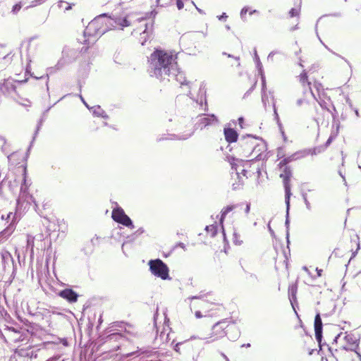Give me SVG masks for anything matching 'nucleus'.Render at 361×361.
Listing matches in <instances>:
<instances>
[{
  "label": "nucleus",
  "mask_w": 361,
  "mask_h": 361,
  "mask_svg": "<svg viewBox=\"0 0 361 361\" xmlns=\"http://www.w3.org/2000/svg\"><path fill=\"white\" fill-rule=\"evenodd\" d=\"M233 243L237 245H240L243 243L240 235L235 231L233 233Z\"/></svg>",
  "instance_id": "obj_23"
},
{
  "label": "nucleus",
  "mask_w": 361,
  "mask_h": 361,
  "mask_svg": "<svg viewBox=\"0 0 361 361\" xmlns=\"http://www.w3.org/2000/svg\"><path fill=\"white\" fill-rule=\"evenodd\" d=\"M233 58L235 59L236 65L239 66L240 65L239 58L238 57H233Z\"/></svg>",
  "instance_id": "obj_32"
},
{
  "label": "nucleus",
  "mask_w": 361,
  "mask_h": 361,
  "mask_svg": "<svg viewBox=\"0 0 361 361\" xmlns=\"http://www.w3.org/2000/svg\"><path fill=\"white\" fill-rule=\"evenodd\" d=\"M111 217L113 220L125 226L133 228V222L121 207H116L113 209Z\"/></svg>",
  "instance_id": "obj_10"
},
{
  "label": "nucleus",
  "mask_w": 361,
  "mask_h": 361,
  "mask_svg": "<svg viewBox=\"0 0 361 361\" xmlns=\"http://www.w3.org/2000/svg\"><path fill=\"white\" fill-rule=\"evenodd\" d=\"M193 308L200 307L201 310H196L195 312V317L197 318H201L202 317H217L219 316L218 312L220 311V305L209 302V301L204 299H198L192 303Z\"/></svg>",
  "instance_id": "obj_8"
},
{
  "label": "nucleus",
  "mask_w": 361,
  "mask_h": 361,
  "mask_svg": "<svg viewBox=\"0 0 361 361\" xmlns=\"http://www.w3.org/2000/svg\"><path fill=\"white\" fill-rule=\"evenodd\" d=\"M282 259H283V266L287 269L288 268V262H287V259L285 257V256H282Z\"/></svg>",
  "instance_id": "obj_29"
},
{
  "label": "nucleus",
  "mask_w": 361,
  "mask_h": 361,
  "mask_svg": "<svg viewBox=\"0 0 361 361\" xmlns=\"http://www.w3.org/2000/svg\"><path fill=\"white\" fill-rule=\"evenodd\" d=\"M293 160H295V156L291 155L281 159L278 164L281 171L280 178L283 180V183L286 192V200L288 204H289V199L291 195L290 181L292 176V171L290 167L288 166V164Z\"/></svg>",
  "instance_id": "obj_7"
},
{
  "label": "nucleus",
  "mask_w": 361,
  "mask_h": 361,
  "mask_svg": "<svg viewBox=\"0 0 361 361\" xmlns=\"http://www.w3.org/2000/svg\"><path fill=\"white\" fill-rule=\"evenodd\" d=\"M16 87L14 85V84L13 83V82L10 81L8 80H5L1 86V90L4 93L9 94L12 92H16Z\"/></svg>",
  "instance_id": "obj_17"
},
{
  "label": "nucleus",
  "mask_w": 361,
  "mask_h": 361,
  "mask_svg": "<svg viewBox=\"0 0 361 361\" xmlns=\"http://www.w3.org/2000/svg\"><path fill=\"white\" fill-rule=\"evenodd\" d=\"M216 121V118L214 115L204 116L203 117H201L199 120L200 124L204 127H206V126L212 124V123H214Z\"/></svg>",
  "instance_id": "obj_18"
},
{
  "label": "nucleus",
  "mask_w": 361,
  "mask_h": 361,
  "mask_svg": "<svg viewBox=\"0 0 361 361\" xmlns=\"http://www.w3.org/2000/svg\"><path fill=\"white\" fill-rule=\"evenodd\" d=\"M238 121H239V124L241 128H243V118H238Z\"/></svg>",
  "instance_id": "obj_31"
},
{
  "label": "nucleus",
  "mask_w": 361,
  "mask_h": 361,
  "mask_svg": "<svg viewBox=\"0 0 361 361\" xmlns=\"http://www.w3.org/2000/svg\"><path fill=\"white\" fill-rule=\"evenodd\" d=\"M176 6H177V8L179 10H180V9L183 8L184 4L182 0H176Z\"/></svg>",
  "instance_id": "obj_27"
},
{
  "label": "nucleus",
  "mask_w": 361,
  "mask_h": 361,
  "mask_svg": "<svg viewBox=\"0 0 361 361\" xmlns=\"http://www.w3.org/2000/svg\"><path fill=\"white\" fill-rule=\"evenodd\" d=\"M300 14V5H298L294 8H292L289 12L288 15L290 18H299Z\"/></svg>",
  "instance_id": "obj_22"
},
{
  "label": "nucleus",
  "mask_w": 361,
  "mask_h": 361,
  "mask_svg": "<svg viewBox=\"0 0 361 361\" xmlns=\"http://www.w3.org/2000/svg\"><path fill=\"white\" fill-rule=\"evenodd\" d=\"M235 176L239 178V181L238 183H233L232 184L233 190L240 188L244 183L240 175H242L245 178H248L259 173L260 169L258 165L253 162V160H240L238 164H235Z\"/></svg>",
  "instance_id": "obj_5"
},
{
  "label": "nucleus",
  "mask_w": 361,
  "mask_h": 361,
  "mask_svg": "<svg viewBox=\"0 0 361 361\" xmlns=\"http://www.w3.org/2000/svg\"><path fill=\"white\" fill-rule=\"evenodd\" d=\"M353 355L354 353L346 349H343L341 352L338 353V357H336V360L338 361H353Z\"/></svg>",
  "instance_id": "obj_16"
},
{
  "label": "nucleus",
  "mask_w": 361,
  "mask_h": 361,
  "mask_svg": "<svg viewBox=\"0 0 361 361\" xmlns=\"http://www.w3.org/2000/svg\"><path fill=\"white\" fill-rule=\"evenodd\" d=\"M11 216H13L12 212H10V213H8V214H7V218H6V219H10Z\"/></svg>",
  "instance_id": "obj_33"
},
{
  "label": "nucleus",
  "mask_w": 361,
  "mask_h": 361,
  "mask_svg": "<svg viewBox=\"0 0 361 361\" xmlns=\"http://www.w3.org/2000/svg\"><path fill=\"white\" fill-rule=\"evenodd\" d=\"M206 231L210 232L212 235H215L217 232V228L214 225H210L206 227Z\"/></svg>",
  "instance_id": "obj_25"
},
{
  "label": "nucleus",
  "mask_w": 361,
  "mask_h": 361,
  "mask_svg": "<svg viewBox=\"0 0 361 361\" xmlns=\"http://www.w3.org/2000/svg\"><path fill=\"white\" fill-rule=\"evenodd\" d=\"M331 142V137H329L326 142V144H329Z\"/></svg>",
  "instance_id": "obj_34"
},
{
  "label": "nucleus",
  "mask_w": 361,
  "mask_h": 361,
  "mask_svg": "<svg viewBox=\"0 0 361 361\" xmlns=\"http://www.w3.org/2000/svg\"><path fill=\"white\" fill-rule=\"evenodd\" d=\"M111 19H105L102 17H98L91 20L83 32V44L86 46L81 48L80 51L85 52L90 44L95 42L96 39L109 30V25L111 24Z\"/></svg>",
  "instance_id": "obj_2"
},
{
  "label": "nucleus",
  "mask_w": 361,
  "mask_h": 361,
  "mask_svg": "<svg viewBox=\"0 0 361 361\" xmlns=\"http://www.w3.org/2000/svg\"><path fill=\"white\" fill-rule=\"evenodd\" d=\"M149 269L156 276L165 280L169 278V268L162 260L159 259H152L149 262Z\"/></svg>",
  "instance_id": "obj_9"
},
{
  "label": "nucleus",
  "mask_w": 361,
  "mask_h": 361,
  "mask_svg": "<svg viewBox=\"0 0 361 361\" xmlns=\"http://www.w3.org/2000/svg\"><path fill=\"white\" fill-rule=\"evenodd\" d=\"M123 337V336L121 334L116 333L109 335L106 338L108 341H116Z\"/></svg>",
  "instance_id": "obj_24"
},
{
  "label": "nucleus",
  "mask_w": 361,
  "mask_h": 361,
  "mask_svg": "<svg viewBox=\"0 0 361 361\" xmlns=\"http://www.w3.org/2000/svg\"><path fill=\"white\" fill-rule=\"evenodd\" d=\"M171 75L175 77V80L179 82L180 86L186 85L189 86L190 82L187 80L185 74L183 71L180 70L178 68V65H177V71L172 73Z\"/></svg>",
  "instance_id": "obj_15"
},
{
  "label": "nucleus",
  "mask_w": 361,
  "mask_h": 361,
  "mask_svg": "<svg viewBox=\"0 0 361 361\" xmlns=\"http://www.w3.org/2000/svg\"><path fill=\"white\" fill-rule=\"evenodd\" d=\"M8 161L11 166L22 168L23 175V183L20 187V199L26 201L28 204H35L37 206L35 198L30 195L28 192V185L27 184V160L23 153L13 152L8 157Z\"/></svg>",
  "instance_id": "obj_3"
},
{
  "label": "nucleus",
  "mask_w": 361,
  "mask_h": 361,
  "mask_svg": "<svg viewBox=\"0 0 361 361\" xmlns=\"http://www.w3.org/2000/svg\"><path fill=\"white\" fill-rule=\"evenodd\" d=\"M316 271H317V276H322V272H323V270L322 269H319L318 268L316 269Z\"/></svg>",
  "instance_id": "obj_30"
},
{
  "label": "nucleus",
  "mask_w": 361,
  "mask_h": 361,
  "mask_svg": "<svg viewBox=\"0 0 361 361\" xmlns=\"http://www.w3.org/2000/svg\"><path fill=\"white\" fill-rule=\"evenodd\" d=\"M115 23L116 26L121 27V29H123L126 27H128L130 25V22L128 20L127 17L124 18H118L115 20Z\"/></svg>",
  "instance_id": "obj_19"
},
{
  "label": "nucleus",
  "mask_w": 361,
  "mask_h": 361,
  "mask_svg": "<svg viewBox=\"0 0 361 361\" xmlns=\"http://www.w3.org/2000/svg\"><path fill=\"white\" fill-rule=\"evenodd\" d=\"M316 72L313 71L310 73L308 75L307 73L305 71H303L298 76V79L299 81V83L300 85V87L302 88V97L299 98L297 101V104L299 106L302 105L303 104L307 103L310 98H314V99L317 100L315 97L314 93L312 92L311 85H312V80L310 79V77H313L314 74H315Z\"/></svg>",
  "instance_id": "obj_6"
},
{
  "label": "nucleus",
  "mask_w": 361,
  "mask_h": 361,
  "mask_svg": "<svg viewBox=\"0 0 361 361\" xmlns=\"http://www.w3.org/2000/svg\"><path fill=\"white\" fill-rule=\"evenodd\" d=\"M221 324V322H216V324L214 325V327H215V326H218L219 324Z\"/></svg>",
  "instance_id": "obj_35"
},
{
  "label": "nucleus",
  "mask_w": 361,
  "mask_h": 361,
  "mask_svg": "<svg viewBox=\"0 0 361 361\" xmlns=\"http://www.w3.org/2000/svg\"><path fill=\"white\" fill-rule=\"evenodd\" d=\"M58 295L69 303L76 302L79 297L78 294L71 288H65L61 290Z\"/></svg>",
  "instance_id": "obj_11"
},
{
  "label": "nucleus",
  "mask_w": 361,
  "mask_h": 361,
  "mask_svg": "<svg viewBox=\"0 0 361 361\" xmlns=\"http://www.w3.org/2000/svg\"><path fill=\"white\" fill-rule=\"evenodd\" d=\"M224 134L226 142L228 143L235 142L238 140V134L236 130L233 128H225Z\"/></svg>",
  "instance_id": "obj_13"
},
{
  "label": "nucleus",
  "mask_w": 361,
  "mask_h": 361,
  "mask_svg": "<svg viewBox=\"0 0 361 361\" xmlns=\"http://www.w3.org/2000/svg\"><path fill=\"white\" fill-rule=\"evenodd\" d=\"M248 12H249V13H250V14H251V13H252V12H251V11H248V8H243L242 9V11H241L240 14H241V16H245V15L247 13H248Z\"/></svg>",
  "instance_id": "obj_28"
},
{
  "label": "nucleus",
  "mask_w": 361,
  "mask_h": 361,
  "mask_svg": "<svg viewBox=\"0 0 361 361\" xmlns=\"http://www.w3.org/2000/svg\"><path fill=\"white\" fill-rule=\"evenodd\" d=\"M177 54L164 49H155L149 56V66L151 73L158 79L164 76H171L172 73L177 71Z\"/></svg>",
  "instance_id": "obj_1"
},
{
  "label": "nucleus",
  "mask_w": 361,
  "mask_h": 361,
  "mask_svg": "<svg viewBox=\"0 0 361 361\" xmlns=\"http://www.w3.org/2000/svg\"><path fill=\"white\" fill-rule=\"evenodd\" d=\"M21 8H22L21 3H18L13 6L12 11L13 13H17L21 9Z\"/></svg>",
  "instance_id": "obj_26"
},
{
  "label": "nucleus",
  "mask_w": 361,
  "mask_h": 361,
  "mask_svg": "<svg viewBox=\"0 0 361 361\" xmlns=\"http://www.w3.org/2000/svg\"><path fill=\"white\" fill-rule=\"evenodd\" d=\"M264 150V146L261 140L252 136L244 138L240 144V155L248 160L257 159Z\"/></svg>",
  "instance_id": "obj_4"
},
{
  "label": "nucleus",
  "mask_w": 361,
  "mask_h": 361,
  "mask_svg": "<svg viewBox=\"0 0 361 361\" xmlns=\"http://www.w3.org/2000/svg\"><path fill=\"white\" fill-rule=\"evenodd\" d=\"M318 73H316L314 74L313 77H310V79L312 80V82H313V85L314 88L317 90L318 92H319L321 90H323V85L317 79L316 74Z\"/></svg>",
  "instance_id": "obj_21"
},
{
  "label": "nucleus",
  "mask_w": 361,
  "mask_h": 361,
  "mask_svg": "<svg viewBox=\"0 0 361 361\" xmlns=\"http://www.w3.org/2000/svg\"><path fill=\"white\" fill-rule=\"evenodd\" d=\"M346 249L352 252V255L355 256L360 249V238L356 234L350 236L349 243L345 245Z\"/></svg>",
  "instance_id": "obj_12"
},
{
  "label": "nucleus",
  "mask_w": 361,
  "mask_h": 361,
  "mask_svg": "<svg viewBox=\"0 0 361 361\" xmlns=\"http://www.w3.org/2000/svg\"><path fill=\"white\" fill-rule=\"evenodd\" d=\"M314 326L315 337L318 341H320L322 337V322L319 314L315 316Z\"/></svg>",
  "instance_id": "obj_14"
},
{
  "label": "nucleus",
  "mask_w": 361,
  "mask_h": 361,
  "mask_svg": "<svg viewBox=\"0 0 361 361\" xmlns=\"http://www.w3.org/2000/svg\"><path fill=\"white\" fill-rule=\"evenodd\" d=\"M235 208V205H229L224 208L221 211V216L220 219V224L222 225L224 219L226 218V215L232 212Z\"/></svg>",
  "instance_id": "obj_20"
}]
</instances>
